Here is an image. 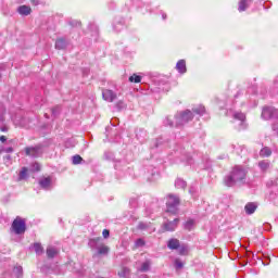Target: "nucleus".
<instances>
[{
	"mask_svg": "<svg viewBox=\"0 0 278 278\" xmlns=\"http://www.w3.org/2000/svg\"><path fill=\"white\" fill-rule=\"evenodd\" d=\"M244 179H247V169L242 166H235L230 174L225 177L224 182L228 188H233V186H238V184H244Z\"/></svg>",
	"mask_w": 278,
	"mask_h": 278,
	"instance_id": "obj_1",
	"label": "nucleus"
},
{
	"mask_svg": "<svg viewBox=\"0 0 278 278\" xmlns=\"http://www.w3.org/2000/svg\"><path fill=\"white\" fill-rule=\"evenodd\" d=\"M99 242H101V238L90 239L89 247L91 249H97L99 255H108V253H110V248L105 244H100L97 247Z\"/></svg>",
	"mask_w": 278,
	"mask_h": 278,
	"instance_id": "obj_2",
	"label": "nucleus"
},
{
	"mask_svg": "<svg viewBox=\"0 0 278 278\" xmlns=\"http://www.w3.org/2000/svg\"><path fill=\"white\" fill-rule=\"evenodd\" d=\"M166 207L169 214H177V207H179V197L169 194L167 198Z\"/></svg>",
	"mask_w": 278,
	"mask_h": 278,
	"instance_id": "obj_3",
	"label": "nucleus"
},
{
	"mask_svg": "<svg viewBox=\"0 0 278 278\" xmlns=\"http://www.w3.org/2000/svg\"><path fill=\"white\" fill-rule=\"evenodd\" d=\"M192 118H193V115L190 112V110L179 113L178 115L175 116L176 127H179V125H186V123L192 121Z\"/></svg>",
	"mask_w": 278,
	"mask_h": 278,
	"instance_id": "obj_4",
	"label": "nucleus"
},
{
	"mask_svg": "<svg viewBox=\"0 0 278 278\" xmlns=\"http://www.w3.org/2000/svg\"><path fill=\"white\" fill-rule=\"evenodd\" d=\"M12 229L14 233L21 235L25 233V220L21 219V217H16L12 224Z\"/></svg>",
	"mask_w": 278,
	"mask_h": 278,
	"instance_id": "obj_5",
	"label": "nucleus"
},
{
	"mask_svg": "<svg viewBox=\"0 0 278 278\" xmlns=\"http://www.w3.org/2000/svg\"><path fill=\"white\" fill-rule=\"evenodd\" d=\"M25 153L28 157H40L42 150H40V147H27Z\"/></svg>",
	"mask_w": 278,
	"mask_h": 278,
	"instance_id": "obj_6",
	"label": "nucleus"
},
{
	"mask_svg": "<svg viewBox=\"0 0 278 278\" xmlns=\"http://www.w3.org/2000/svg\"><path fill=\"white\" fill-rule=\"evenodd\" d=\"M275 114H277V110H275L274 108H264L263 112H262V118H264L265 121H268L269 118H274Z\"/></svg>",
	"mask_w": 278,
	"mask_h": 278,
	"instance_id": "obj_7",
	"label": "nucleus"
},
{
	"mask_svg": "<svg viewBox=\"0 0 278 278\" xmlns=\"http://www.w3.org/2000/svg\"><path fill=\"white\" fill-rule=\"evenodd\" d=\"M102 97H103L104 101H108L109 103H112L116 99V93L113 90L104 89L102 91Z\"/></svg>",
	"mask_w": 278,
	"mask_h": 278,
	"instance_id": "obj_8",
	"label": "nucleus"
},
{
	"mask_svg": "<svg viewBox=\"0 0 278 278\" xmlns=\"http://www.w3.org/2000/svg\"><path fill=\"white\" fill-rule=\"evenodd\" d=\"M177 225H179V219L176 218L173 222H167L164 224L165 231H175L177 229Z\"/></svg>",
	"mask_w": 278,
	"mask_h": 278,
	"instance_id": "obj_9",
	"label": "nucleus"
},
{
	"mask_svg": "<svg viewBox=\"0 0 278 278\" xmlns=\"http://www.w3.org/2000/svg\"><path fill=\"white\" fill-rule=\"evenodd\" d=\"M232 117L235 121H240V129H244V121H247V115H244V113L236 112L233 113Z\"/></svg>",
	"mask_w": 278,
	"mask_h": 278,
	"instance_id": "obj_10",
	"label": "nucleus"
},
{
	"mask_svg": "<svg viewBox=\"0 0 278 278\" xmlns=\"http://www.w3.org/2000/svg\"><path fill=\"white\" fill-rule=\"evenodd\" d=\"M17 12L22 16H29V14H31V8H29L28 5H21L20 8H17Z\"/></svg>",
	"mask_w": 278,
	"mask_h": 278,
	"instance_id": "obj_11",
	"label": "nucleus"
},
{
	"mask_svg": "<svg viewBox=\"0 0 278 278\" xmlns=\"http://www.w3.org/2000/svg\"><path fill=\"white\" fill-rule=\"evenodd\" d=\"M245 213L251 215L255 214V210H257V204L255 202H250L244 206Z\"/></svg>",
	"mask_w": 278,
	"mask_h": 278,
	"instance_id": "obj_12",
	"label": "nucleus"
},
{
	"mask_svg": "<svg viewBox=\"0 0 278 278\" xmlns=\"http://www.w3.org/2000/svg\"><path fill=\"white\" fill-rule=\"evenodd\" d=\"M39 186L43 188L45 190H49L51 188V178L47 177L39 181Z\"/></svg>",
	"mask_w": 278,
	"mask_h": 278,
	"instance_id": "obj_13",
	"label": "nucleus"
},
{
	"mask_svg": "<svg viewBox=\"0 0 278 278\" xmlns=\"http://www.w3.org/2000/svg\"><path fill=\"white\" fill-rule=\"evenodd\" d=\"M176 68L178 71V73H181L184 75V73H186V71H187L186 61L185 60L178 61L176 64Z\"/></svg>",
	"mask_w": 278,
	"mask_h": 278,
	"instance_id": "obj_14",
	"label": "nucleus"
},
{
	"mask_svg": "<svg viewBox=\"0 0 278 278\" xmlns=\"http://www.w3.org/2000/svg\"><path fill=\"white\" fill-rule=\"evenodd\" d=\"M258 167L261 168V170L263 173H266V170L268 168H270V162H268V161H261V162H258Z\"/></svg>",
	"mask_w": 278,
	"mask_h": 278,
	"instance_id": "obj_15",
	"label": "nucleus"
},
{
	"mask_svg": "<svg viewBox=\"0 0 278 278\" xmlns=\"http://www.w3.org/2000/svg\"><path fill=\"white\" fill-rule=\"evenodd\" d=\"M168 249L175 250L179 249V240L177 239H170L167 243Z\"/></svg>",
	"mask_w": 278,
	"mask_h": 278,
	"instance_id": "obj_16",
	"label": "nucleus"
},
{
	"mask_svg": "<svg viewBox=\"0 0 278 278\" xmlns=\"http://www.w3.org/2000/svg\"><path fill=\"white\" fill-rule=\"evenodd\" d=\"M55 255H58V249L53 248V247H48L47 248V256L50 258L55 257Z\"/></svg>",
	"mask_w": 278,
	"mask_h": 278,
	"instance_id": "obj_17",
	"label": "nucleus"
},
{
	"mask_svg": "<svg viewBox=\"0 0 278 278\" xmlns=\"http://www.w3.org/2000/svg\"><path fill=\"white\" fill-rule=\"evenodd\" d=\"M55 49H59V50L66 49V40L58 39L55 42Z\"/></svg>",
	"mask_w": 278,
	"mask_h": 278,
	"instance_id": "obj_18",
	"label": "nucleus"
},
{
	"mask_svg": "<svg viewBox=\"0 0 278 278\" xmlns=\"http://www.w3.org/2000/svg\"><path fill=\"white\" fill-rule=\"evenodd\" d=\"M273 151H270V148H263L260 152L261 157H268L270 156Z\"/></svg>",
	"mask_w": 278,
	"mask_h": 278,
	"instance_id": "obj_19",
	"label": "nucleus"
},
{
	"mask_svg": "<svg viewBox=\"0 0 278 278\" xmlns=\"http://www.w3.org/2000/svg\"><path fill=\"white\" fill-rule=\"evenodd\" d=\"M249 1H251V0H241L239 2V12H244V10H247V8L249 5Z\"/></svg>",
	"mask_w": 278,
	"mask_h": 278,
	"instance_id": "obj_20",
	"label": "nucleus"
},
{
	"mask_svg": "<svg viewBox=\"0 0 278 278\" xmlns=\"http://www.w3.org/2000/svg\"><path fill=\"white\" fill-rule=\"evenodd\" d=\"M175 186L178 189H184V188H186L187 184L184 179L177 178L176 181H175Z\"/></svg>",
	"mask_w": 278,
	"mask_h": 278,
	"instance_id": "obj_21",
	"label": "nucleus"
},
{
	"mask_svg": "<svg viewBox=\"0 0 278 278\" xmlns=\"http://www.w3.org/2000/svg\"><path fill=\"white\" fill-rule=\"evenodd\" d=\"M118 277L121 278H129V268L123 267L121 271H118Z\"/></svg>",
	"mask_w": 278,
	"mask_h": 278,
	"instance_id": "obj_22",
	"label": "nucleus"
},
{
	"mask_svg": "<svg viewBox=\"0 0 278 278\" xmlns=\"http://www.w3.org/2000/svg\"><path fill=\"white\" fill-rule=\"evenodd\" d=\"M149 268H151V262L146 261L144 263H142L141 267L139 268V270L141 273H147L149 270Z\"/></svg>",
	"mask_w": 278,
	"mask_h": 278,
	"instance_id": "obj_23",
	"label": "nucleus"
},
{
	"mask_svg": "<svg viewBox=\"0 0 278 278\" xmlns=\"http://www.w3.org/2000/svg\"><path fill=\"white\" fill-rule=\"evenodd\" d=\"M129 81L131 84H140V81H142V77L134 74L132 76L129 77Z\"/></svg>",
	"mask_w": 278,
	"mask_h": 278,
	"instance_id": "obj_24",
	"label": "nucleus"
},
{
	"mask_svg": "<svg viewBox=\"0 0 278 278\" xmlns=\"http://www.w3.org/2000/svg\"><path fill=\"white\" fill-rule=\"evenodd\" d=\"M34 249L37 255H42V253H45V249H42V245L40 243H35Z\"/></svg>",
	"mask_w": 278,
	"mask_h": 278,
	"instance_id": "obj_25",
	"label": "nucleus"
},
{
	"mask_svg": "<svg viewBox=\"0 0 278 278\" xmlns=\"http://www.w3.org/2000/svg\"><path fill=\"white\" fill-rule=\"evenodd\" d=\"M72 162L75 165L81 164V162H84V159L79 154H76L72 157Z\"/></svg>",
	"mask_w": 278,
	"mask_h": 278,
	"instance_id": "obj_26",
	"label": "nucleus"
},
{
	"mask_svg": "<svg viewBox=\"0 0 278 278\" xmlns=\"http://www.w3.org/2000/svg\"><path fill=\"white\" fill-rule=\"evenodd\" d=\"M193 112H194L195 114H200V116H201V115L205 114V106L200 105V106L193 109Z\"/></svg>",
	"mask_w": 278,
	"mask_h": 278,
	"instance_id": "obj_27",
	"label": "nucleus"
},
{
	"mask_svg": "<svg viewBox=\"0 0 278 278\" xmlns=\"http://www.w3.org/2000/svg\"><path fill=\"white\" fill-rule=\"evenodd\" d=\"M193 227H194V219H189L186 222L185 229H188L190 231V229H192Z\"/></svg>",
	"mask_w": 278,
	"mask_h": 278,
	"instance_id": "obj_28",
	"label": "nucleus"
},
{
	"mask_svg": "<svg viewBox=\"0 0 278 278\" xmlns=\"http://www.w3.org/2000/svg\"><path fill=\"white\" fill-rule=\"evenodd\" d=\"M178 252H179V255H188V247L186 245L178 247Z\"/></svg>",
	"mask_w": 278,
	"mask_h": 278,
	"instance_id": "obj_29",
	"label": "nucleus"
},
{
	"mask_svg": "<svg viewBox=\"0 0 278 278\" xmlns=\"http://www.w3.org/2000/svg\"><path fill=\"white\" fill-rule=\"evenodd\" d=\"M20 179H27V167H23L20 172Z\"/></svg>",
	"mask_w": 278,
	"mask_h": 278,
	"instance_id": "obj_30",
	"label": "nucleus"
},
{
	"mask_svg": "<svg viewBox=\"0 0 278 278\" xmlns=\"http://www.w3.org/2000/svg\"><path fill=\"white\" fill-rule=\"evenodd\" d=\"M175 268H177L178 270L184 268V263L181 262V260L179 258L175 260Z\"/></svg>",
	"mask_w": 278,
	"mask_h": 278,
	"instance_id": "obj_31",
	"label": "nucleus"
},
{
	"mask_svg": "<svg viewBox=\"0 0 278 278\" xmlns=\"http://www.w3.org/2000/svg\"><path fill=\"white\" fill-rule=\"evenodd\" d=\"M135 247L137 249H140V247H144V241L143 239H137L136 242H135Z\"/></svg>",
	"mask_w": 278,
	"mask_h": 278,
	"instance_id": "obj_32",
	"label": "nucleus"
},
{
	"mask_svg": "<svg viewBox=\"0 0 278 278\" xmlns=\"http://www.w3.org/2000/svg\"><path fill=\"white\" fill-rule=\"evenodd\" d=\"M31 170H34V172H38V170H40V164H38V163H34V164H33V168H31Z\"/></svg>",
	"mask_w": 278,
	"mask_h": 278,
	"instance_id": "obj_33",
	"label": "nucleus"
},
{
	"mask_svg": "<svg viewBox=\"0 0 278 278\" xmlns=\"http://www.w3.org/2000/svg\"><path fill=\"white\" fill-rule=\"evenodd\" d=\"M138 228L139 229H148L149 228V224L140 223Z\"/></svg>",
	"mask_w": 278,
	"mask_h": 278,
	"instance_id": "obj_34",
	"label": "nucleus"
},
{
	"mask_svg": "<svg viewBox=\"0 0 278 278\" xmlns=\"http://www.w3.org/2000/svg\"><path fill=\"white\" fill-rule=\"evenodd\" d=\"M102 236H103V238H110V230L104 229V230L102 231Z\"/></svg>",
	"mask_w": 278,
	"mask_h": 278,
	"instance_id": "obj_35",
	"label": "nucleus"
},
{
	"mask_svg": "<svg viewBox=\"0 0 278 278\" xmlns=\"http://www.w3.org/2000/svg\"><path fill=\"white\" fill-rule=\"evenodd\" d=\"M8 140V138H5V136H0V142H5Z\"/></svg>",
	"mask_w": 278,
	"mask_h": 278,
	"instance_id": "obj_36",
	"label": "nucleus"
},
{
	"mask_svg": "<svg viewBox=\"0 0 278 278\" xmlns=\"http://www.w3.org/2000/svg\"><path fill=\"white\" fill-rule=\"evenodd\" d=\"M14 151V149H12V148H7L5 149V153H12Z\"/></svg>",
	"mask_w": 278,
	"mask_h": 278,
	"instance_id": "obj_37",
	"label": "nucleus"
},
{
	"mask_svg": "<svg viewBox=\"0 0 278 278\" xmlns=\"http://www.w3.org/2000/svg\"><path fill=\"white\" fill-rule=\"evenodd\" d=\"M34 5H38L40 3V0H33Z\"/></svg>",
	"mask_w": 278,
	"mask_h": 278,
	"instance_id": "obj_38",
	"label": "nucleus"
},
{
	"mask_svg": "<svg viewBox=\"0 0 278 278\" xmlns=\"http://www.w3.org/2000/svg\"><path fill=\"white\" fill-rule=\"evenodd\" d=\"M166 121H167V124L169 125V127H173V122H170L169 118H167Z\"/></svg>",
	"mask_w": 278,
	"mask_h": 278,
	"instance_id": "obj_39",
	"label": "nucleus"
},
{
	"mask_svg": "<svg viewBox=\"0 0 278 278\" xmlns=\"http://www.w3.org/2000/svg\"><path fill=\"white\" fill-rule=\"evenodd\" d=\"M1 131H8V127H2Z\"/></svg>",
	"mask_w": 278,
	"mask_h": 278,
	"instance_id": "obj_40",
	"label": "nucleus"
},
{
	"mask_svg": "<svg viewBox=\"0 0 278 278\" xmlns=\"http://www.w3.org/2000/svg\"><path fill=\"white\" fill-rule=\"evenodd\" d=\"M16 270H18V273H21L23 270V267H16Z\"/></svg>",
	"mask_w": 278,
	"mask_h": 278,
	"instance_id": "obj_41",
	"label": "nucleus"
},
{
	"mask_svg": "<svg viewBox=\"0 0 278 278\" xmlns=\"http://www.w3.org/2000/svg\"><path fill=\"white\" fill-rule=\"evenodd\" d=\"M77 25H81V23H79V22H76L75 26L77 27Z\"/></svg>",
	"mask_w": 278,
	"mask_h": 278,
	"instance_id": "obj_42",
	"label": "nucleus"
},
{
	"mask_svg": "<svg viewBox=\"0 0 278 278\" xmlns=\"http://www.w3.org/2000/svg\"><path fill=\"white\" fill-rule=\"evenodd\" d=\"M163 18H164V20L166 18V15H165V14H163Z\"/></svg>",
	"mask_w": 278,
	"mask_h": 278,
	"instance_id": "obj_43",
	"label": "nucleus"
},
{
	"mask_svg": "<svg viewBox=\"0 0 278 278\" xmlns=\"http://www.w3.org/2000/svg\"><path fill=\"white\" fill-rule=\"evenodd\" d=\"M118 105H123V102H119Z\"/></svg>",
	"mask_w": 278,
	"mask_h": 278,
	"instance_id": "obj_44",
	"label": "nucleus"
}]
</instances>
